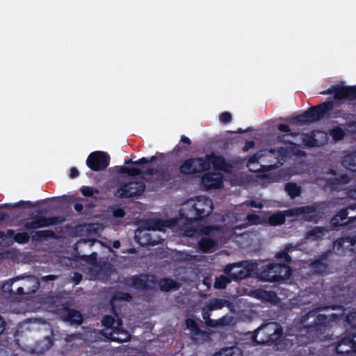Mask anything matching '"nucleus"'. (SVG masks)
I'll use <instances>...</instances> for the list:
<instances>
[{"label":"nucleus","instance_id":"79ce46f5","mask_svg":"<svg viewBox=\"0 0 356 356\" xmlns=\"http://www.w3.org/2000/svg\"><path fill=\"white\" fill-rule=\"evenodd\" d=\"M279 130L283 132L289 133L290 131L289 127L286 124H280L278 127Z\"/></svg>","mask_w":356,"mask_h":356},{"label":"nucleus","instance_id":"423d86ee","mask_svg":"<svg viewBox=\"0 0 356 356\" xmlns=\"http://www.w3.org/2000/svg\"><path fill=\"white\" fill-rule=\"evenodd\" d=\"M282 330L279 324L269 323L260 327L256 333L255 339L259 343L268 341H273L279 339Z\"/></svg>","mask_w":356,"mask_h":356},{"label":"nucleus","instance_id":"f03ea898","mask_svg":"<svg viewBox=\"0 0 356 356\" xmlns=\"http://www.w3.org/2000/svg\"><path fill=\"white\" fill-rule=\"evenodd\" d=\"M291 216H296L300 218L311 220L316 219V211L313 207L307 206L285 211L284 212L275 213L269 216L267 220H261L255 215H248L247 219L250 224H260L267 222L269 225L275 226L282 224L285 220V218Z\"/></svg>","mask_w":356,"mask_h":356},{"label":"nucleus","instance_id":"c03bdc74","mask_svg":"<svg viewBox=\"0 0 356 356\" xmlns=\"http://www.w3.org/2000/svg\"><path fill=\"white\" fill-rule=\"evenodd\" d=\"M277 257H280V258H284V259L286 261H289V255L286 252H280L279 254H277Z\"/></svg>","mask_w":356,"mask_h":356},{"label":"nucleus","instance_id":"1a4fd4ad","mask_svg":"<svg viewBox=\"0 0 356 356\" xmlns=\"http://www.w3.org/2000/svg\"><path fill=\"white\" fill-rule=\"evenodd\" d=\"M224 176L220 172H207L202 177V185L207 189L219 188L222 186Z\"/></svg>","mask_w":356,"mask_h":356},{"label":"nucleus","instance_id":"bf43d9fd","mask_svg":"<svg viewBox=\"0 0 356 356\" xmlns=\"http://www.w3.org/2000/svg\"><path fill=\"white\" fill-rule=\"evenodd\" d=\"M341 181L342 183H346V177L341 175Z\"/></svg>","mask_w":356,"mask_h":356},{"label":"nucleus","instance_id":"052dcab7","mask_svg":"<svg viewBox=\"0 0 356 356\" xmlns=\"http://www.w3.org/2000/svg\"><path fill=\"white\" fill-rule=\"evenodd\" d=\"M314 312H309V318H311V317H314Z\"/></svg>","mask_w":356,"mask_h":356},{"label":"nucleus","instance_id":"c85d7f7f","mask_svg":"<svg viewBox=\"0 0 356 356\" xmlns=\"http://www.w3.org/2000/svg\"><path fill=\"white\" fill-rule=\"evenodd\" d=\"M263 154H258L257 156H254L250 159L248 167L250 171L257 172L260 170V166L257 163V159L261 158Z\"/></svg>","mask_w":356,"mask_h":356},{"label":"nucleus","instance_id":"37998d69","mask_svg":"<svg viewBox=\"0 0 356 356\" xmlns=\"http://www.w3.org/2000/svg\"><path fill=\"white\" fill-rule=\"evenodd\" d=\"M350 339V345L353 348V350L356 351V334L354 335Z\"/></svg>","mask_w":356,"mask_h":356},{"label":"nucleus","instance_id":"3c124183","mask_svg":"<svg viewBox=\"0 0 356 356\" xmlns=\"http://www.w3.org/2000/svg\"><path fill=\"white\" fill-rule=\"evenodd\" d=\"M56 278V276L54 275H48V276H46V277H43V280H53Z\"/></svg>","mask_w":356,"mask_h":356},{"label":"nucleus","instance_id":"2eb2a0df","mask_svg":"<svg viewBox=\"0 0 356 356\" xmlns=\"http://www.w3.org/2000/svg\"><path fill=\"white\" fill-rule=\"evenodd\" d=\"M312 136H304V144L307 146H318L323 145L327 140L326 134L323 131H315L314 132V140H307L306 138H312Z\"/></svg>","mask_w":356,"mask_h":356},{"label":"nucleus","instance_id":"7ed1b4c3","mask_svg":"<svg viewBox=\"0 0 356 356\" xmlns=\"http://www.w3.org/2000/svg\"><path fill=\"white\" fill-rule=\"evenodd\" d=\"M211 166L216 170L229 172V167L225 163L223 158L214 154L207 155L205 159L200 158L186 159L179 165V170L183 174H193L205 170Z\"/></svg>","mask_w":356,"mask_h":356},{"label":"nucleus","instance_id":"864d4df0","mask_svg":"<svg viewBox=\"0 0 356 356\" xmlns=\"http://www.w3.org/2000/svg\"><path fill=\"white\" fill-rule=\"evenodd\" d=\"M181 141L187 144L190 143V139L185 136H182Z\"/></svg>","mask_w":356,"mask_h":356},{"label":"nucleus","instance_id":"603ef678","mask_svg":"<svg viewBox=\"0 0 356 356\" xmlns=\"http://www.w3.org/2000/svg\"><path fill=\"white\" fill-rule=\"evenodd\" d=\"M3 327H4V321H3V320L1 318V317L0 316V334H1V333L2 332V331H3Z\"/></svg>","mask_w":356,"mask_h":356},{"label":"nucleus","instance_id":"4468645a","mask_svg":"<svg viewBox=\"0 0 356 356\" xmlns=\"http://www.w3.org/2000/svg\"><path fill=\"white\" fill-rule=\"evenodd\" d=\"M275 265L272 264L267 265L260 273L261 279L268 282L279 281L280 279L277 273V270H276Z\"/></svg>","mask_w":356,"mask_h":356},{"label":"nucleus","instance_id":"f257e3e1","mask_svg":"<svg viewBox=\"0 0 356 356\" xmlns=\"http://www.w3.org/2000/svg\"><path fill=\"white\" fill-rule=\"evenodd\" d=\"M212 210V202L210 199L203 196L190 199L181 205L180 218L176 222L172 220H151L146 222L145 227L148 232H152L138 231L136 236L138 243L143 245H154L160 241V238H154L156 231L164 232L167 227L177 225L188 236L203 234L198 242L199 248L202 251L209 250L225 234V232L216 226H206L195 231L191 230L188 226L193 227L195 224H197L199 219L209 214Z\"/></svg>","mask_w":356,"mask_h":356},{"label":"nucleus","instance_id":"6ab92c4d","mask_svg":"<svg viewBox=\"0 0 356 356\" xmlns=\"http://www.w3.org/2000/svg\"><path fill=\"white\" fill-rule=\"evenodd\" d=\"M337 352L339 354H345L348 353L353 350V348L350 345V337H346L343 339L341 342L338 344L337 348Z\"/></svg>","mask_w":356,"mask_h":356},{"label":"nucleus","instance_id":"de8ad7c7","mask_svg":"<svg viewBox=\"0 0 356 356\" xmlns=\"http://www.w3.org/2000/svg\"><path fill=\"white\" fill-rule=\"evenodd\" d=\"M78 175V171L76 168H72L71 170H70V177H75Z\"/></svg>","mask_w":356,"mask_h":356},{"label":"nucleus","instance_id":"09e8293b","mask_svg":"<svg viewBox=\"0 0 356 356\" xmlns=\"http://www.w3.org/2000/svg\"><path fill=\"white\" fill-rule=\"evenodd\" d=\"M254 142H252V141L248 142V143H246V145L245 146V147H244V148H245V149H250V148H252V147L254 146Z\"/></svg>","mask_w":356,"mask_h":356},{"label":"nucleus","instance_id":"cd10ccee","mask_svg":"<svg viewBox=\"0 0 356 356\" xmlns=\"http://www.w3.org/2000/svg\"><path fill=\"white\" fill-rule=\"evenodd\" d=\"M232 278L229 276L221 275L216 279L214 282V287L216 289L225 288L231 281Z\"/></svg>","mask_w":356,"mask_h":356},{"label":"nucleus","instance_id":"7c9ffc66","mask_svg":"<svg viewBox=\"0 0 356 356\" xmlns=\"http://www.w3.org/2000/svg\"><path fill=\"white\" fill-rule=\"evenodd\" d=\"M10 236L14 238L15 241L20 243H24L27 242L29 238V235L25 232L15 234L14 232H10Z\"/></svg>","mask_w":356,"mask_h":356},{"label":"nucleus","instance_id":"393cba45","mask_svg":"<svg viewBox=\"0 0 356 356\" xmlns=\"http://www.w3.org/2000/svg\"><path fill=\"white\" fill-rule=\"evenodd\" d=\"M65 312L67 314V318L69 321L77 324L82 322V316L79 312L69 309H67Z\"/></svg>","mask_w":356,"mask_h":356},{"label":"nucleus","instance_id":"473e14b6","mask_svg":"<svg viewBox=\"0 0 356 356\" xmlns=\"http://www.w3.org/2000/svg\"><path fill=\"white\" fill-rule=\"evenodd\" d=\"M330 135L334 140H339L342 139L344 136V131L339 127H335L331 130Z\"/></svg>","mask_w":356,"mask_h":356},{"label":"nucleus","instance_id":"b1692460","mask_svg":"<svg viewBox=\"0 0 356 356\" xmlns=\"http://www.w3.org/2000/svg\"><path fill=\"white\" fill-rule=\"evenodd\" d=\"M159 286L162 291H168L177 288V284L172 280L163 279L159 282Z\"/></svg>","mask_w":356,"mask_h":356},{"label":"nucleus","instance_id":"a18cd8bd","mask_svg":"<svg viewBox=\"0 0 356 356\" xmlns=\"http://www.w3.org/2000/svg\"><path fill=\"white\" fill-rule=\"evenodd\" d=\"M312 136V138H306L307 140H314L315 139L314 138V132L309 134H302L301 138H302L303 142H304V136Z\"/></svg>","mask_w":356,"mask_h":356},{"label":"nucleus","instance_id":"f8f14e48","mask_svg":"<svg viewBox=\"0 0 356 356\" xmlns=\"http://www.w3.org/2000/svg\"><path fill=\"white\" fill-rule=\"evenodd\" d=\"M333 248L338 254H345L346 250L356 252V237L337 240L334 243Z\"/></svg>","mask_w":356,"mask_h":356},{"label":"nucleus","instance_id":"aec40b11","mask_svg":"<svg viewBox=\"0 0 356 356\" xmlns=\"http://www.w3.org/2000/svg\"><path fill=\"white\" fill-rule=\"evenodd\" d=\"M343 165L351 170L356 171V152L346 155L343 160Z\"/></svg>","mask_w":356,"mask_h":356},{"label":"nucleus","instance_id":"9b49d317","mask_svg":"<svg viewBox=\"0 0 356 356\" xmlns=\"http://www.w3.org/2000/svg\"><path fill=\"white\" fill-rule=\"evenodd\" d=\"M331 108L332 104L329 102H325L306 111L302 117L309 122L316 121L321 119Z\"/></svg>","mask_w":356,"mask_h":356},{"label":"nucleus","instance_id":"a19ab883","mask_svg":"<svg viewBox=\"0 0 356 356\" xmlns=\"http://www.w3.org/2000/svg\"><path fill=\"white\" fill-rule=\"evenodd\" d=\"M113 215H114V216H115V217H119V218H120V217L124 216V213L123 210H122V209H116V210H115V211H114V212H113Z\"/></svg>","mask_w":356,"mask_h":356},{"label":"nucleus","instance_id":"c9c22d12","mask_svg":"<svg viewBox=\"0 0 356 356\" xmlns=\"http://www.w3.org/2000/svg\"><path fill=\"white\" fill-rule=\"evenodd\" d=\"M346 320L352 327H356V312H351L348 314L346 316Z\"/></svg>","mask_w":356,"mask_h":356},{"label":"nucleus","instance_id":"20e7f679","mask_svg":"<svg viewBox=\"0 0 356 356\" xmlns=\"http://www.w3.org/2000/svg\"><path fill=\"white\" fill-rule=\"evenodd\" d=\"M104 326L103 334L108 339L118 342L127 341L129 333L121 327L122 322L118 316H106L102 320Z\"/></svg>","mask_w":356,"mask_h":356},{"label":"nucleus","instance_id":"69168bd1","mask_svg":"<svg viewBox=\"0 0 356 356\" xmlns=\"http://www.w3.org/2000/svg\"><path fill=\"white\" fill-rule=\"evenodd\" d=\"M211 322V321H207V323L208 325H211V323H210Z\"/></svg>","mask_w":356,"mask_h":356},{"label":"nucleus","instance_id":"dca6fc26","mask_svg":"<svg viewBox=\"0 0 356 356\" xmlns=\"http://www.w3.org/2000/svg\"><path fill=\"white\" fill-rule=\"evenodd\" d=\"M356 95V87H341L334 92V98L336 99H342L343 98H352Z\"/></svg>","mask_w":356,"mask_h":356},{"label":"nucleus","instance_id":"6e6d98bb","mask_svg":"<svg viewBox=\"0 0 356 356\" xmlns=\"http://www.w3.org/2000/svg\"><path fill=\"white\" fill-rule=\"evenodd\" d=\"M74 208L77 211H81L82 209V206L81 204H77L74 206Z\"/></svg>","mask_w":356,"mask_h":356},{"label":"nucleus","instance_id":"9d476101","mask_svg":"<svg viewBox=\"0 0 356 356\" xmlns=\"http://www.w3.org/2000/svg\"><path fill=\"white\" fill-rule=\"evenodd\" d=\"M356 219V206L348 207L346 210L341 211L332 220L334 226L347 224L351 220Z\"/></svg>","mask_w":356,"mask_h":356},{"label":"nucleus","instance_id":"39448f33","mask_svg":"<svg viewBox=\"0 0 356 356\" xmlns=\"http://www.w3.org/2000/svg\"><path fill=\"white\" fill-rule=\"evenodd\" d=\"M257 269V264L256 263L245 261L227 266L225 268V273L229 275L232 280H237L245 278Z\"/></svg>","mask_w":356,"mask_h":356},{"label":"nucleus","instance_id":"0e129e2a","mask_svg":"<svg viewBox=\"0 0 356 356\" xmlns=\"http://www.w3.org/2000/svg\"><path fill=\"white\" fill-rule=\"evenodd\" d=\"M145 279H146V277H144L143 278L140 279V281L143 282V281H145Z\"/></svg>","mask_w":356,"mask_h":356},{"label":"nucleus","instance_id":"0eeeda50","mask_svg":"<svg viewBox=\"0 0 356 356\" xmlns=\"http://www.w3.org/2000/svg\"><path fill=\"white\" fill-rule=\"evenodd\" d=\"M145 190V185L141 181H130L121 184L115 192V195L120 197H129L137 195Z\"/></svg>","mask_w":356,"mask_h":356},{"label":"nucleus","instance_id":"bb28decb","mask_svg":"<svg viewBox=\"0 0 356 356\" xmlns=\"http://www.w3.org/2000/svg\"><path fill=\"white\" fill-rule=\"evenodd\" d=\"M343 314L341 312H337V313H331V314H319L317 318H318V322L316 323V324L317 325H321L322 324H323V322H321V318H324L325 320H326L327 322H330L331 321V319H335V318H339L340 316H342Z\"/></svg>","mask_w":356,"mask_h":356},{"label":"nucleus","instance_id":"72a5a7b5","mask_svg":"<svg viewBox=\"0 0 356 356\" xmlns=\"http://www.w3.org/2000/svg\"><path fill=\"white\" fill-rule=\"evenodd\" d=\"M48 223L46 222L44 220H38L33 221L31 222H28L26 225V227L29 229H35L41 227H44L47 225Z\"/></svg>","mask_w":356,"mask_h":356},{"label":"nucleus","instance_id":"5701e85b","mask_svg":"<svg viewBox=\"0 0 356 356\" xmlns=\"http://www.w3.org/2000/svg\"><path fill=\"white\" fill-rule=\"evenodd\" d=\"M276 270H277V274L280 280H285L288 278L291 275V270L289 266L285 265L276 264Z\"/></svg>","mask_w":356,"mask_h":356},{"label":"nucleus","instance_id":"f3484780","mask_svg":"<svg viewBox=\"0 0 356 356\" xmlns=\"http://www.w3.org/2000/svg\"><path fill=\"white\" fill-rule=\"evenodd\" d=\"M252 296L265 301L272 302H276L277 301V296L275 293L271 291H266L264 290L254 291H252Z\"/></svg>","mask_w":356,"mask_h":356},{"label":"nucleus","instance_id":"13d9d810","mask_svg":"<svg viewBox=\"0 0 356 356\" xmlns=\"http://www.w3.org/2000/svg\"><path fill=\"white\" fill-rule=\"evenodd\" d=\"M351 195L352 197L356 198V189L354 191L351 192V195Z\"/></svg>","mask_w":356,"mask_h":356},{"label":"nucleus","instance_id":"338daca9","mask_svg":"<svg viewBox=\"0 0 356 356\" xmlns=\"http://www.w3.org/2000/svg\"><path fill=\"white\" fill-rule=\"evenodd\" d=\"M92 227H93V229H95V230L97 229V228H96V227H96V225H92Z\"/></svg>","mask_w":356,"mask_h":356},{"label":"nucleus","instance_id":"774afa93","mask_svg":"<svg viewBox=\"0 0 356 356\" xmlns=\"http://www.w3.org/2000/svg\"><path fill=\"white\" fill-rule=\"evenodd\" d=\"M265 153H268L269 154H272L273 152H265Z\"/></svg>","mask_w":356,"mask_h":356},{"label":"nucleus","instance_id":"6e6552de","mask_svg":"<svg viewBox=\"0 0 356 356\" xmlns=\"http://www.w3.org/2000/svg\"><path fill=\"white\" fill-rule=\"evenodd\" d=\"M109 163V156L103 152H95L88 156L87 164L95 171L105 169Z\"/></svg>","mask_w":356,"mask_h":356},{"label":"nucleus","instance_id":"412c9836","mask_svg":"<svg viewBox=\"0 0 356 356\" xmlns=\"http://www.w3.org/2000/svg\"><path fill=\"white\" fill-rule=\"evenodd\" d=\"M213 356H243L242 351L237 347L227 348Z\"/></svg>","mask_w":356,"mask_h":356},{"label":"nucleus","instance_id":"ddd939ff","mask_svg":"<svg viewBox=\"0 0 356 356\" xmlns=\"http://www.w3.org/2000/svg\"><path fill=\"white\" fill-rule=\"evenodd\" d=\"M186 327L190 330L192 339L197 341H203L208 339L209 335L205 332L199 330L196 322L191 318H188L186 322Z\"/></svg>","mask_w":356,"mask_h":356},{"label":"nucleus","instance_id":"ea45409f","mask_svg":"<svg viewBox=\"0 0 356 356\" xmlns=\"http://www.w3.org/2000/svg\"><path fill=\"white\" fill-rule=\"evenodd\" d=\"M244 205H249L252 207H258L261 208L262 204L260 202H257L256 201H250L249 202L245 203Z\"/></svg>","mask_w":356,"mask_h":356},{"label":"nucleus","instance_id":"c756f323","mask_svg":"<svg viewBox=\"0 0 356 356\" xmlns=\"http://www.w3.org/2000/svg\"><path fill=\"white\" fill-rule=\"evenodd\" d=\"M227 301L224 300L215 299L211 301L208 306L209 310L218 309L225 307L227 305Z\"/></svg>","mask_w":356,"mask_h":356},{"label":"nucleus","instance_id":"49530a36","mask_svg":"<svg viewBox=\"0 0 356 356\" xmlns=\"http://www.w3.org/2000/svg\"><path fill=\"white\" fill-rule=\"evenodd\" d=\"M44 343H45V349H48L51 346V340L49 337L45 339Z\"/></svg>","mask_w":356,"mask_h":356},{"label":"nucleus","instance_id":"e2e57ef3","mask_svg":"<svg viewBox=\"0 0 356 356\" xmlns=\"http://www.w3.org/2000/svg\"><path fill=\"white\" fill-rule=\"evenodd\" d=\"M265 168H267L268 170H271L272 168H273V165H268V166H265Z\"/></svg>","mask_w":356,"mask_h":356},{"label":"nucleus","instance_id":"a211bd4d","mask_svg":"<svg viewBox=\"0 0 356 356\" xmlns=\"http://www.w3.org/2000/svg\"><path fill=\"white\" fill-rule=\"evenodd\" d=\"M39 286L38 280L35 277H29L25 281L24 286L21 288L23 293H29L34 291Z\"/></svg>","mask_w":356,"mask_h":356},{"label":"nucleus","instance_id":"a878e982","mask_svg":"<svg viewBox=\"0 0 356 356\" xmlns=\"http://www.w3.org/2000/svg\"><path fill=\"white\" fill-rule=\"evenodd\" d=\"M286 191L291 198H294L300 195L301 188L296 184L289 183L286 186Z\"/></svg>","mask_w":356,"mask_h":356},{"label":"nucleus","instance_id":"8fccbe9b","mask_svg":"<svg viewBox=\"0 0 356 356\" xmlns=\"http://www.w3.org/2000/svg\"><path fill=\"white\" fill-rule=\"evenodd\" d=\"M145 162H147V159H145V158H143V159H140L138 161L133 162V163H134V164H141V163H145Z\"/></svg>","mask_w":356,"mask_h":356},{"label":"nucleus","instance_id":"f704fd0d","mask_svg":"<svg viewBox=\"0 0 356 356\" xmlns=\"http://www.w3.org/2000/svg\"><path fill=\"white\" fill-rule=\"evenodd\" d=\"M327 179L328 184L332 186L334 188L337 189L338 188L337 185L340 181L338 176L336 175H332V177H329Z\"/></svg>","mask_w":356,"mask_h":356},{"label":"nucleus","instance_id":"4be33fe9","mask_svg":"<svg viewBox=\"0 0 356 356\" xmlns=\"http://www.w3.org/2000/svg\"><path fill=\"white\" fill-rule=\"evenodd\" d=\"M325 234V229L322 227H316L307 234V237L311 240H318Z\"/></svg>","mask_w":356,"mask_h":356},{"label":"nucleus","instance_id":"e433bc0d","mask_svg":"<svg viewBox=\"0 0 356 356\" xmlns=\"http://www.w3.org/2000/svg\"><path fill=\"white\" fill-rule=\"evenodd\" d=\"M220 122L223 123H227L231 121L232 120V115L230 113L228 112H224L222 114H220Z\"/></svg>","mask_w":356,"mask_h":356},{"label":"nucleus","instance_id":"2f4dec72","mask_svg":"<svg viewBox=\"0 0 356 356\" xmlns=\"http://www.w3.org/2000/svg\"><path fill=\"white\" fill-rule=\"evenodd\" d=\"M119 172L120 173H127L129 175L134 176L140 174L141 170L137 168L120 167Z\"/></svg>","mask_w":356,"mask_h":356},{"label":"nucleus","instance_id":"4d7b16f0","mask_svg":"<svg viewBox=\"0 0 356 356\" xmlns=\"http://www.w3.org/2000/svg\"><path fill=\"white\" fill-rule=\"evenodd\" d=\"M120 242L116 241L113 243V246L115 248H118L120 247Z\"/></svg>","mask_w":356,"mask_h":356},{"label":"nucleus","instance_id":"4c0bfd02","mask_svg":"<svg viewBox=\"0 0 356 356\" xmlns=\"http://www.w3.org/2000/svg\"><path fill=\"white\" fill-rule=\"evenodd\" d=\"M130 299H131V297L129 295H128L127 293H119L115 296L113 300L114 301L117 300H129Z\"/></svg>","mask_w":356,"mask_h":356},{"label":"nucleus","instance_id":"680f3d73","mask_svg":"<svg viewBox=\"0 0 356 356\" xmlns=\"http://www.w3.org/2000/svg\"><path fill=\"white\" fill-rule=\"evenodd\" d=\"M202 315H203L204 319L206 320L207 317V314L205 313L204 310L203 311Z\"/></svg>","mask_w":356,"mask_h":356},{"label":"nucleus","instance_id":"58836bf2","mask_svg":"<svg viewBox=\"0 0 356 356\" xmlns=\"http://www.w3.org/2000/svg\"><path fill=\"white\" fill-rule=\"evenodd\" d=\"M81 192H82L83 195H84L86 196H90L93 194L95 191L93 190V188H92L90 187H83L81 189ZM95 192H97V191H95Z\"/></svg>","mask_w":356,"mask_h":356},{"label":"nucleus","instance_id":"5fc2aeb1","mask_svg":"<svg viewBox=\"0 0 356 356\" xmlns=\"http://www.w3.org/2000/svg\"><path fill=\"white\" fill-rule=\"evenodd\" d=\"M74 278H75V280H76V282H78L79 280H81V275H79V274H76V275H74Z\"/></svg>","mask_w":356,"mask_h":356}]
</instances>
